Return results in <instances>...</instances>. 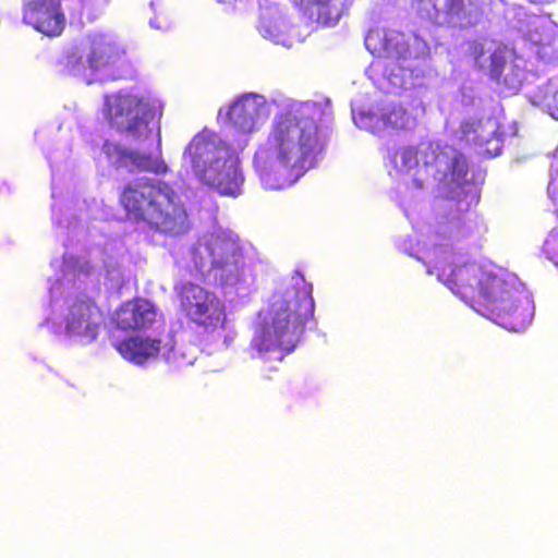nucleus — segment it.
Segmentation results:
<instances>
[{"label":"nucleus","mask_w":558,"mask_h":558,"mask_svg":"<svg viewBox=\"0 0 558 558\" xmlns=\"http://www.w3.org/2000/svg\"><path fill=\"white\" fill-rule=\"evenodd\" d=\"M322 117L318 106L306 104L275 118L266 142L256 149L253 159L265 187L289 186L315 166L328 143L320 126Z\"/></svg>","instance_id":"f257e3e1"},{"label":"nucleus","mask_w":558,"mask_h":558,"mask_svg":"<svg viewBox=\"0 0 558 558\" xmlns=\"http://www.w3.org/2000/svg\"><path fill=\"white\" fill-rule=\"evenodd\" d=\"M438 279L483 316L513 330L533 317V301L519 277L502 268L476 263L436 267Z\"/></svg>","instance_id":"f03ea898"},{"label":"nucleus","mask_w":558,"mask_h":558,"mask_svg":"<svg viewBox=\"0 0 558 558\" xmlns=\"http://www.w3.org/2000/svg\"><path fill=\"white\" fill-rule=\"evenodd\" d=\"M104 114L111 128L141 146L148 140H155L158 155L129 149L118 143L106 141L102 151L108 159L120 167L133 166L140 172L163 174L168 166L161 157V137L159 129L150 126L155 112L148 98L131 92L120 90L105 96Z\"/></svg>","instance_id":"7ed1b4c3"},{"label":"nucleus","mask_w":558,"mask_h":558,"mask_svg":"<svg viewBox=\"0 0 558 558\" xmlns=\"http://www.w3.org/2000/svg\"><path fill=\"white\" fill-rule=\"evenodd\" d=\"M314 312L313 286L300 277L294 284L270 296L251 341L252 348L259 353L278 350L282 359L294 350Z\"/></svg>","instance_id":"20e7f679"},{"label":"nucleus","mask_w":558,"mask_h":558,"mask_svg":"<svg viewBox=\"0 0 558 558\" xmlns=\"http://www.w3.org/2000/svg\"><path fill=\"white\" fill-rule=\"evenodd\" d=\"M119 203L129 220L163 235L178 236L191 228L184 203L163 180L144 177L125 183Z\"/></svg>","instance_id":"39448f33"},{"label":"nucleus","mask_w":558,"mask_h":558,"mask_svg":"<svg viewBox=\"0 0 558 558\" xmlns=\"http://www.w3.org/2000/svg\"><path fill=\"white\" fill-rule=\"evenodd\" d=\"M400 167L410 170L416 168L417 174L432 178L451 187L452 197L459 211H468L480 202V195L473 182L466 179L469 165L462 151L456 147L436 141L421 142L416 146L402 147L396 151Z\"/></svg>","instance_id":"423d86ee"},{"label":"nucleus","mask_w":558,"mask_h":558,"mask_svg":"<svg viewBox=\"0 0 558 558\" xmlns=\"http://www.w3.org/2000/svg\"><path fill=\"white\" fill-rule=\"evenodd\" d=\"M184 156L189 158L194 174L218 194L231 197L241 194L244 175L240 160L222 141L214 135L198 134L187 145Z\"/></svg>","instance_id":"0eeeda50"},{"label":"nucleus","mask_w":558,"mask_h":558,"mask_svg":"<svg viewBox=\"0 0 558 558\" xmlns=\"http://www.w3.org/2000/svg\"><path fill=\"white\" fill-rule=\"evenodd\" d=\"M180 313L207 332L223 329L227 314L223 302L202 286L184 281L174 286Z\"/></svg>","instance_id":"6e6552de"},{"label":"nucleus","mask_w":558,"mask_h":558,"mask_svg":"<svg viewBox=\"0 0 558 558\" xmlns=\"http://www.w3.org/2000/svg\"><path fill=\"white\" fill-rule=\"evenodd\" d=\"M205 251L209 258L210 270L222 282L238 281L244 269V255L240 241L230 233L211 234Z\"/></svg>","instance_id":"1a4fd4ad"},{"label":"nucleus","mask_w":558,"mask_h":558,"mask_svg":"<svg viewBox=\"0 0 558 558\" xmlns=\"http://www.w3.org/2000/svg\"><path fill=\"white\" fill-rule=\"evenodd\" d=\"M475 66L485 72L490 80L497 83H504L507 86L514 84L513 78L504 76L508 66V48L506 45L495 41H473L469 48Z\"/></svg>","instance_id":"9d476101"},{"label":"nucleus","mask_w":558,"mask_h":558,"mask_svg":"<svg viewBox=\"0 0 558 558\" xmlns=\"http://www.w3.org/2000/svg\"><path fill=\"white\" fill-rule=\"evenodd\" d=\"M22 13L25 24L49 37L61 35L65 27L61 5L53 0H23Z\"/></svg>","instance_id":"9b49d317"},{"label":"nucleus","mask_w":558,"mask_h":558,"mask_svg":"<svg viewBox=\"0 0 558 558\" xmlns=\"http://www.w3.org/2000/svg\"><path fill=\"white\" fill-rule=\"evenodd\" d=\"M102 318V312L92 299L75 300L69 307L65 318V331L70 336L96 339Z\"/></svg>","instance_id":"f8f14e48"},{"label":"nucleus","mask_w":558,"mask_h":558,"mask_svg":"<svg viewBox=\"0 0 558 558\" xmlns=\"http://www.w3.org/2000/svg\"><path fill=\"white\" fill-rule=\"evenodd\" d=\"M156 307L150 301L134 298L117 308L113 322L122 330H140L148 328L156 320Z\"/></svg>","instance_id":"ddd939ff"},{"label":"nucleus","mask_w":558,"mask_h":558,"mask_svg":"<svg viewBox=\"0 0 558 558\" xmlns=\"http://www.w3.org/2000/svg\"><path fill=\"white\" fill-rule=\"evenodd\" d=\"M161 347V339L142 335L130 336L114 343L116 350L124 360L137 365L156 359Z\"/></svg>","instance_id":"4468645a"},{"label":"nucleus","mask_w":558,"mask_h":558,"mask_svg":"<svg viewBox=\"0 0 558 558\" xmlns=\"http://www.w3.org/2000/svg\"><path fill=\"white\" fill-rule=\"evenodd\" d=\"M362 119L367 120L366 128L372 133H379L388 129L404 130L409 129L412 123L411 116L400 105H391L383 108L379 112L363 114Z\"/></svg>","instance_id":"2eb2a0df"},{"label":"nucleus","mask_w":558,"mask_h":558,"mask_svg":"<svg viewBox=\"0 0 558 558\" xmlns=\"http://www.w3.org/2000/svg\"><path fill=\"white\" fill-rule=\"evenodd\" d=\"M259 113L258 105L256 99L252 95H244L235 100L229 111L228 118L233 125L250 131L253 129L255 119Z\"/></svg>","instance_id":"dca6fc26"},{"label":"nucleus","mask_w":558,"mask_h":558,"mask_svg":"<svg viewBox=\"0 0 558 558\" xmlns=\"http://www.w3.org/2000/svg\"><path fill=\"white\" fill-rule=\"evenodd\" d=\"M312 14L323 25L336 24L349 10L351 0H312Z\"/></svg>","instance_id":"f3484780"},{"label":"nucleus","mask_w":558,"mask_h":558,"mask_svg":"<svg viewBox=\"0 0 558 558\" xmlns=\"http://www.w3.org/2000/svg\"><path fill=\"white\" fill-rule=\"evenodd\" d=\"M118 59L119 53L110 44L98 41L93 44L87 62L93 71H101L113 65Z\"/></svg>","instance_id":"a211bd4d"},{"label":"nucleus","mask_w":558,"mask_h":558,"mask_svg":"<svg viewBox=\"0 0 558 558\" xmlns=\"http://www.w3.org/2000/svg\"><path fill=\"white\" fill-rule=\"evenodd\" d=\"M445 12L451 22L461 25L472 24L463 0H447Z\"/></svg>","instance_id":"6ab92c4d"},{"label":"nucleus","mask_w":558,"mask_h":558,"mask_svg":"<svg viewBox=\"0 0 558 558\" xmlns=\"http://www.w3.org/2000/svg\"><path fill=\"white\" fill-rule=\"evenodd\" d=\"M543 106L554 119L558 120V89L550 95H546V101Z\"/></svg>","instance_id":"aec40b11"},{"label":"nucleus","mask_w":558,"mask_h":558,"mask_svg":"<svg viewBox=\"0 0 558 558\" xmlns=\"http://www.w3.org/2000/svg\"><path fill=\"white\" fill-rule=\"evenodd\" d=\"M478 124L474 121H463L460 125V130L463 135H468L471 132H476Z\"/></svg>","instance_id":"412c9836"},{"label":"nucleus","mask_w":558,"mask_h":558,"mask_svg":"<svg viewBox=\"0 0 558 558\" xmlns=\"http://www.w3.org/2000/svg\"><path fill=\"white\" fill-rule=\"evenodd\" d=\"M149 24L151 27L156 29H167L170 26V21L168 19L165 20L163 23L159 21V19L156 16L155 19H151L149 21Z\"/></svg>","instance_id":"4be33fe9"},{"label":"nucleus","mask_w":558,"mask_h":558,"mask_svg":"<svg viewBox=\"0 0 558 558\" xmlns=\"http://www.w3.org/2000/svg\"><path fill=\"white\" fill-rule=\"evenodd\" d=\"M416 3H417L418 8L422 7L423 4H430V5L435 7L433 3V0H416Z\"/></svg>","instance_id":"5701e85b"},{"label":"nucleus","mask_w":558,"mask_h":558,"mask_svg":"<svg viewBox=\"0 0 558 558\" xmlns=\"http://www.w3.org/2000/svg\"><path fill=\"white\" fill-rule=\"evenodd\" d=\"M62 0H53V2L57 4V5H60Z\"/></svg>","instance_id":"b1692460"}]
</instances>
